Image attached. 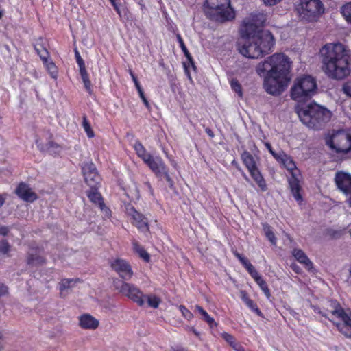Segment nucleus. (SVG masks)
<instances>
[{
    "instance_id": "obj_15",
    "label": "nucleus",
    "mask_w": 351,
    "mask_h": 351,
    "mask_svg": "<svg viewBox=\"0 0 351 351\" xmlns=\"http://www.w3.org/2000/svg\"><path fill=\"white\" fill-rule=\"evenodd\" d=\"M335 181L337 188L346 195L351 193V175L338 172L335 175Z\"/></svg>"
},
{
    "instance_id": "obj_50",
    "label": "nucleus",
    "mask_w": 351,
    "mask_h": 351,
    "mask_svg": "<svg viewBox=\"0 0 351 351\" xmlns=\"http://www.w3.org/2000/svg\"><path fill=\"white\" fill-rule=\"evenodd\" d=\"M222 337L228 343H234V338L231 335L228 333H223Z\"/></svg>"
},
{
    "instance_id": "obj_39",
    "label": "nucleus",
    "mask_w": 351,
    "mask_h": 351,
    "mask_svg": "<svg viewBox=\"0 0 351 351\" xmlns=\"http://www.w3.org/2000/svg\"><path fill=\"white\" fill-rule=\"evenodd\" d=\"M40 149L41 150H47L48 152H53V153H58L60 151V146L53 142V141H49L47 145H46V148L44 149L43 147H40Z\"/></svg>"
},
{
    "instance_id": "obj_37",
    "label": "nucleus",
    "mask_w": 351,
    "mask_h": 351,
    "mask_svg": "<svg viewBox=\"0 0 351 351\" xmlns=\"http://www.w3.org/2000/svg\"><path fill=\"white\" fill-rule=\"evenodd\" d=\"M230 86L232 89L237 93L238 96L240 98L243 97V91H242V87L241 84L239 82V81L236 79H232L230 82Z\"/></svg>"
},
{
    "instance_id": "obj_13",
    "label": "nucleus",
    "mask_w": 351,
    "mask_h": 351,
    "mask_svg": "<svg viewBox=\"0 0 351 351\" xmlns=\"http://www.w3.org/2000/svg\"><path fill=\"white\" fill-rule=\"evenodd\" d=\"M110 266L119 275L121 280H129L133 276L132 267L125 260L116 258L111 261Z\"/></svg>"
},
{
    "instance_id": "obj_59",
    "label": "nucleus",
    "mask_w": 351,
    "mask_h": 351,
    "mask_svg": "<svg viewBox=\"0 0 351 351\" xmlns=\"http://www.w3.org/2000/svg\"><path fill=\"white\" fill-rule=\"evenodd\" d=\"M116 1L117 0H110V1L111 2V3L112 4L114 8L116 10V11L120 14V11H119V7L116 3Z\"/></svg>"
},
{
    "instance_id": "obj_33",
    "label": "nucleus",
    "mask_w": 351,
    "mask_h": 351,
    "mask_svg": "<svg viewBox=\"0 0 351 351\" xmlns=\"http://www.w3.org/2000/svg\"><path fill=\"white\" fill-rule=\"evenodd\" d=\"M80 73V75H81L82 80L83 81L85 89L87 90V92L89 94L91 95L93 93L92 84L88 78V74L87 71H81Z\"/></svg>"
},
{
    "instance_id": "obj_3",
    "label": "nucleus",
    "mask_w": 351,
    "mask_h": 351,
    "mask_svg": "<svg viewBox=\"0 0 351 351\" xmlns=\"http://www.w3.org/2000/svg\"><path fill=\"white\" fill-rule=\"evenodd\" d=\"M300 121L313 130L322 129L331 117V112L326 108L312 103L304 108H296Z\"/></svg>"
},
{
    "instance_id": "obj_20",
    "label": "nucleus",
    "mask_w": 351,
    "mask_h": 351,
    "mask_svg": "<svg viewBox=\"0 0 351 351\" xmlns=\"http://www.w3.org/2000/svg\"><path fill=\"white\" fill-rule=\"evenodd\" d=\"M296 176V173H292L291 178L289 179V184L291 194L295 199L298 202H301L302 201V197L300 193L301 186Z\"/></svg>"
},
{
    "instance_id": "obj_2",
    "label": "nucleus",
    "mask_w": 351,
    "mask_h": 351,
    "mask_svg": "<svg viewBox=\"0 0 351 351\" xmlns=\"http://www.w3.org/2000/svg\"><path fill=\"white\" fill-rule=\"evenodd\" d=\"M320 55L322 69L329 77L342 80L350 74V51L343 44H326L321 49Z\"/></svg>"
},
{
    "instance_id": "obj_19",
    "label": "nucleus",
    "mask_w": 351,
    "mask_h": 351,
    "mask_svg": "<svg viewBox=\"0 0 351 351\" xmlns=\"http://www.w3.org/2000/svg\"><path fill=\"white\" fill-rule=\"evenodd\" d=\"M79 325L84 329L95 330L99 326V321L90 314H83L79 317Z\"/></svg>"
},
{
    "instance_id": "obj_56",
    "label": "nucleus",
    "mask_w": 351,
    "mask_h": 351,
    "mask_svg": "<svg viewBox=\"0 0 351 351\" xmlns=\"http://www.w3.org/2000/svg\"><path fill=\"white\" fill-rule=\"evenodd\" d=\"M341 234V231H332V233H330V235L332 238L337 239L339 238Z\"/></svg>"
},
{
    "instance_id": "obj_10",
    "label": "nucleus",
    "mask_w": 351,
    "mask_h": 351,
    "mask_svg": "<svg viewBox=\"0 0 351 351\" xmlns=\"http://www.w3.org/2000/svg\"><path fill=\"white\" fill-rule=\"evenodd\" d=\"M113 285L119 293L137 303L139 306H143L145 304L144 298L146 295H143V292L134 285L116 278L113 280Z\"/></svg>"
},
{
    "instance_id": "obj_47",
    "label": "nucleus",
    "mask_w": 351,
    "mask_h": 351,
    "mask_svg": "<svg viewBox=\"0 0 351 351\" xmlns=\"http://www.w3.org/2000/svg\"><path fill=\"white\" fill-rule=\"evenodd\" d=\"M274 158L278 161L279 162H281L285 157H286V154L284 152H280L278 153H276V152L272 154Z\"/></svg>"
},
{
    "instance_id": "obj_57",
    "label": "nucleus",
    "mask_w": 351,
    "mask_h": 351,
    "mask_svg": "<svg viewBox=\"0 0 351 351\" xmlns=\"http://www.w3.org/2000/svg\"><path fill=\"white\" fill-rule=\"evenodd\" d=\"M75 56L77 62L83 60V59L80 56L79 51L77 49L75 50Z\"/></svg>"
},
{
    "instance_id": "obj_40",
    "label": "nucleus",
    "mask_w": 351,
    "mask_h": 351,
    "mask_svg": "<svg viewBox=\"0 0 351 351\" xmlns=\"http://www.w3.org/2000/svg\"><path fill=\"white\" fill-rule=\"evenodd\" d=\"M82 125L88 137L90 138H93L94 136V132L85 116L83 117Z\"/></svg>"
},
{
    "instance_id": "obj_12",
    "label": "nucleus",
    "mask_w": 351,
    "mask_h": 351,
    "mask_svg": "<svg viewBox=\"0 0 351 351\" xmlns=\"http://www.w3.org/2000/svg\"><path fill=\"white\" fill-rule=\"evenodd\" d=\"M145 163L157 176H164L170 187L173 186V182L168 173V169L160 158H154L151 156Z\"/></svg>"
},
{
    "instance_id": "obj_61",
    "label": "nucleus",
    "mask_w": 351,
    "mask_h": 351,
    "mask_svg": "<svg viewBox=\"0 0 351 351\" xmlns=\"http://www.w3.org/2000/svg\"><path fill=\"white\" fill-rule=\"evenodd\" d=\"M206 134L210 136V137H213L214 136V133L211 130V129L207 128H206L205 130Z\"/></svg>"
},
{
    "instance_id": "obj_60",
    "label": "nucleus",
    "mask_w": 351,
    "mask_h": 351,
    "mask_svg": "<svg viewBox=\"0 0 351 351\" xmlns=\"http://www.w3.org/2000/svg\"><path fill=\"white\" fill-rule=\"evenodd\" d=\"M234 255L240 261L241 263L242 262V260L245 258V257L238 252H234Z\"/></svg>"
},
{
    "instance_id": "obj_43",
    "label": "nucleus",
    "mask_w": 351,
    "mask_h": 351,
    "mask_svg": "<svg viewBox=\"0 0 351 351\" xmlns=\"http://www.w3.org/2000/svg\"><path fill=\"white\" fill-rule=\"evenodd\" d=\"M246 305L254 313H256L259 317H263V315L262 312L259 310L257 305L252 300L247 301Z\"/></svg>"
},
{
    "instance_id": "obj_5",
    "label": "nucleus",
    "mask_w": 351,
    "mask_h": 351,
    "mask_svg": "<svg viewBox=\"0 0 351 351\" xmlns=\"http://www.w3.org/2000/svg\"><path fill=\"white\" fill-rule=\"evenodd\" d=\"M316 89V80L311 75H302L294 80L290 96L297 102H306L314 95Z\"/></svg>"
},
{
    "instance_id": "obj_6",
    "label": "nucleus",
    "mask_w": 351,
    "mask_h": 351,
    "mask_svg": "<svg viewBox=\"0 0 351 351\" xmlns=\"http://www.w3.org/2000/svg\"><path fill=\"white\" fill-rule=\"evenodd\" d=\"M206 14L210 20L224 23L235 18L230 0H206Z\"/></svg>"
},
{
    "instance_id": "obj_23",
    "label": "nucleus",
    "mask_w": 351,
    "mask_h": 351,
    "mask_svg": "<svg viewBox=\"0 0 351 351\" xmlns=\"http://www.w3.org/2000/svg\"><path fill=\"white\" fill-rule=\"evenodd\" d=\"M293 254L297 261L300 263L304 264L308 269L313 268L312 262L309 260V258L302 250L295 249L293 250Z\"/></svg>"
},
{
    "instance_id": "obj_58",
    "label": "nucleus",
    "mask_w": 351,
    "mask_h": 351,
    "mask_svg": "<svg viewBox=\"0 0 351 351\" xmlns=\"http://www.w3.org/2000/svg\"><path fill=\"white\" fill-rule=\"evenodd\" d=\"M133 245H134V249L135 250V251L136 252L138 253V251L140 249H143V247H141V245L137 243V242H133Z\"/></svg>"
},
{
    "instance_id": "obj_9",
    "label": "nucleus",
    "mask_w": 351,
    "mask_h": 351,
    "mask_svg": "<svg viewBox=\"0 0 351 351\" xmlns=\"http://www.w3.org/2000/svg\"><path fill=\"white\" fill-rule=\"evenodd\" d=\"M328 304L330 308H328L326 309L327 312H330L332 315L341 319L343 322L337 323V328L346 337L351 339V333L349 332V328L351 330V312L349 313H346L336 300H329Z\"/></svg>"
},
{
    "instance_id": "obj_30",
    "label": "nucleus",
    "mask_w": 351,
    "mask_h": 351,
    "mask_svg": "<svg viewBox=\"0 0 351 351\" xmlns=\"http://www.w3.org/2000/svg\"><path fill=\"white\" fill-rule=\"evenodd\" d=\"M280 163L282 164L284 167L291 172V174L293 173H295V171H297L295 162L290 156H289L287 154L286 157L283 158L282 161Z\"/></svg>"
},
{
    "instance_id": "obj_26",
    "label": "nucleus",
    "mask_w": 351,
    "mask_h": 351,
    "mask_svg": "<svg viewBox=\"0 0 351 351\" xmlns=\"http://www.w3.org/2000/svg\"><path fill=\"white\" fill-rule=\"evenodd\" d=\"M134 149L137 155L141 158L145 162L149 160V158L152 155L146 151L145 148L141 143H136L134 145Z\"/></svg>"
},
{
    "instance_id": "obj_54",
    "label": "nucleus",
    "mask_w": 351,
    "mask_h": 351,
    "mask_svg": "<svg viewBox=\"0 0 351 351\" xmlns=\"http://www.w3.org/2000/svg\"><path fill=\"white\" fill-rule=\"evenodd\" d=\"M77 64H78V66L80 67V72L86 71L84 60H82L80 62H77Z\"/></svg>"
},
{
    "instance_id": "obj_51",
    "label": "nucleus",
    "mask_w": 351,
    "mask_h": 351,
    "mask_svg": "<svg viewBox=\"0 0 351 351\" xmlns=\"http://www.w3.org/2000/svg\"><path fill=\"white\" fill-rule=\"evenodd\" d=\"M240 295L242 300L245 303H247V301H250L251 299L248 297L247 293L245 291H241Z\"/></svg>"
},
{
    "instance_id": "obj_53",
    "label": "nucleus",
    "mask_w": 351,
    "mask_h": 351,
    "mask_svg": "<svg viewBox=\"0 0 351 351\" xmlns=\"http://www.w3.org/2000/svg\"><path fill=\"white\" fill-rule=\"evenodd\" d=\"M265 5H274L281 0H262Z\"/></svg>"
},
{
    "instance_id": "obj_42",
    "label": "nucleus",
    "mask_w": 351,
    "mask_h": 351,
    "mask_svg": "<svg viewBox=\"0 0 351 351\" xmlns=\"http://www.w3.org/2000/svg\"><path fill=\"white\" fill-rule=\"evenodd\" d=\"M147 303L149 306L154 308H157L160 302V300L156 296H146Z\"/></svg>"
},
{
    "instance_id": "obj_32",
    "label": "nucleus",
    "mask_w": 351,
    "mask_h": 351,
    "mask_svg": "<svg viewBox=\"0 0 351 351\" xmlns=\"http://www.w3.org/2000/svg\"><path fill=\"white\" fill-rule=\"evenodd\" d=\"M80 73V75H81L82 80L83 81L85 89L87 90V92L89 94L91 95L93 93L92 84L88 78V74L87 71H81Z\"/></svg>"
},
{
    "instance_id": "obj_21",
    "label": "nucleus",
    "mask_w": 351,
    "mask_h": 351,
    "mask_svg": "<svg viewBox=\"0 0 351 351\" xmlns=\"http://www.w3.org/2000/svg\"><path fill=\"white\" fill-rule=\"evenodd\" d=\"M80 281L79 278H64L61 280L58 284L60 297H65L69 293V290L74 287L76 283Z\"/></svg>"
},
{
    "instance_id": "obj_48",
    "label": "nucleus",
    "mask_w": 351,
    "mask_h": 351,
    "mask_svg": "<svg viewBox=\"0 0 351 351\" xmlns=\"http://www.w3.org/2000/svg\"><path fill=\"white\" fill-rule=\"evenodd\" d=\"M138 254L145 261H149V255L144 249H140L138 251Z\"/></svg>"
},
{
    "instance_id": "obj_44",
    "label": "nucleus",
    "mask_w": 351,
    "mask_h": 351,
    "mask_svg": "<svg viewBox=\"0 0 351 351\" xmlns=\"http://www.w3.org/2000/svg\"><path fill=\"white\" fill-rule=\"evenodd\" d=\"M10 250V245L6 240L0 241V252L7 254Z\"/></svg>"
},
{
    "instance_id": "obj_4",
    "label": "nucleus",
    "mask_w": 351,
    "mask_h": 351,
    "mask_svg": "<svg viewBox=\"0 0 351 351\" xmlns=\"http://www.w3.org/2000/svg\"><path fill=\"white\" fill-rule=\"evenodd\" d=\"M292 62L284 53H275L260 62L256 67L258 75L271 73L285 80H291V66Z\"/></svg>"
},
{
    "instance_id": "obj_63",
    "label": "nucleus",
    "mask_w": 351,
    "mask_h": 351,
    "mask_svg": "<svg viewBox=\"0 0 351 351\" xmlns=\"http://www.w3.org/2000/svg\"><path fill=\"white\" fill-rule=\"evenodd\" d=\"M130 74L132 77V81L134 82V83H135L136 82H138L137 77L134 74V73L132 71V70H130Z\"/></svg>"
},
{
    "instance_id": "obj_31",
    "label": "nucleus",
    "mask_w": 351,
    "mask_h": 351,
    "mask_svg": "<svg viewBox=\"0 0 351 351\" xmlns=\"http://www.w3.org/2000/svg\"><path fill=\"white\" fill-rule=\"evenodd\" d=\"M84 180L90 188H94L97 187L101 181V177L98 173H95L93 174H90L89 178H86Z\"/></svg>"
},
{
    "instance_id": "obj_16",
    "label": "nucleus",
    "mask_w": 351,
    "mask_h": 351,
    "mask_svg": "<svg viewBox=\"0 0 351 351\" xmlns=\"http://www.w3.org/2000/svg\"><path fill=\"white\" fill-rule=\"evenodd\" d=\"M16 194L25 202H32L37 199V195L32 191L29 186L21 182L15 191Z\"/></svg>"
},
{
    "instance_id": "obj_34",
    "label": "nucleus",
    "mask_w": 351,
    "mask_h": 351,
    "mask_svg": "<svg viewBox=\"0 0 351 351\" xmlns=\"http://www.w3.org/2000/svg\"><path fill=\"white\" fill-rule=\"evenodd\" d=\"M263 230H264L266 237L271 243V244L276 245V238L274 233L273 232L271 227L267 224H264L263 225Z\"/></svg>"
},
{
    "instance_id": "obj_24",
    "label": "nucleus",
    "mask_w": 351,
    "mask_h": 351,
    "mask_svg": "<svg viewBox=\"0 0 351 351\" xmlns=\"http://www.w3.org/2000/svg\"><path fill=\"white\" fill-rule=\"evenodd\" d=\"M241 159L247 170H251V169L257 167L254 157L249 152L245 151L241 154Z\"/></svg>"
},
{
    "instance_id": "obj_46",
    "label": "nucleus",
    "mask_w": 351,
    "mask_h": 351,
    "mask_svg": "<svg viewBox=\"0 0 351 351\" xmlns=\"http://www.w3.org/2000/svg\"><path fill=\"white\" fill-rule=\"evenodd\" d=\"M342 90L346 95L351 97V80L343 84Z\"/></svg>"
},
{
    "instance_id": "obj_35",
    "label": "nucleus",
    "mask_w": 351,
    "mask_h": 351,
    "mask_svg": "<svg viewBox=\"0 0 351 351\" xmlns=\"http://www.w3.org/2000/svg\"><path fill=\"white\" fill-rule=\"evenodd\" d=\"M341 12L346 20L351 23V2L343 5Z\"/></svg>"
},
{
    "instance_id": "obj_27",
    "label": "nucleus",
    "mask_w": 351,
    "mask_h": 351,
    "mask_svg": "<svg viewBox=\"0 0 351 351\" xmlns=\"http://www.w3.org/2000/svg\"><path fill=\"white\" fill-rule=\"evenodd\" d=\"M178 41L180 44V47L182 49V51H183L184 56L186 57L188 61L189 62L190 64L193 69H195V66L193 60V58L191 55L190 54L189 51H188L186 45L184 43V41L180 34H177L176 36Z\"/></svg>"
},
{
    "instance_id": "obj_52",
    "label": "nucleus",
    "mask_w": 351,
    "mask_h": 351,
    "mask_svg": "<svg viewBox=\"0 0 351 351\" xmlns=\"http://www.w3.org/2000/svg\"><path fill=\"white\" fill-rule=\"evenodd\" d=\"M9 232V228L6 226H1L0 227V234L3 236H5L8 234Z\"/></svg>"
},
{
    "instance_id": "obj_11",
    "label": "nucleus",
    "mask_w": 351,
    "mask_h": 351,
    "mask_svg": "<svg viewBox=\"0 0 351 351\" xmlns=\"http://www.w3.org/2000/svg\"><path fill=\"white\" fill-rule=\"evenodd\" d=\"M262 75L264 77L263 86L265 91L272 95H280L289 81L269 73H265Z\"/></svg>"
},
{
    "instance_id": "obj_1",
    "label": "nucleus",
    "mask_w": 351,
    "mask_h": 351,
    "mask_svg": "<svg viewBox=\"0 0 351 351\" xmlns=\"http://www.w3.org/2000/svg\"><path fill=\"white\" fill-rule=\"evenodd\" d=\"M241 34L243 43H239V52L249 58H261L272 51L274 38L267 30L252 22L245 23L241 27Z\"/></svg>"
},
{
    "instance_id": "obj_49",
    "label": "nucleus",
    "mask_w": 351,
    "mask_h": 351,
    "mask_svg": "<svg viewBox=\"0 0 351 351\" xmlns=\"http://www.w3.org/2000/svg\"><path fill=\"white\" fill-rule=\"evenodd\" d=\"M8 293V287L3 283L0 282V298L5 295Z\"/></svg>"
},
{
    "instance_id": "obj_64",
    "label": "nucleus",
    "mask_w": 351,
    "mask_h": 351,
    "mask_svg": "<svg viewBox=\"0 0 351 351\" xmlns=\"http://www.w3.org/2000/svg\"><path fill=\"white\" fill-rule=\"evenodd\" d=\"M347 196L348 198L346 202L348 204V206L351 207V193H349V195H348Z\"/></svg>"
},
{
    "instance_id": "obj_14",
    "label": "nucleus",
    "mask_w": 351,
    "mask_h": 351,
    "mask_svg": "<svg viewBox=\"0 0 351 351\" xmlns=\"http://www.w3.org/2000/svg\"><path fill=\"white\" fill-rule=\"evenodd\" d=\"M127 214L132 219V224L137 227L141 231H148V220L141 213L138 212L134 206L128 204L125 207Z\"/></svg>"
},
{
    "instance_id": "obj_29",
    "label": "nucleus",
    "mask_w": 351,
    "mask_h": 351,
    "mask_svg": "<svg viewBox=\"0 0 351 351\" xmlns=\"http://www.w3.org/2000/svg\"><path fill=\"white\" fill-rule=\"evenodd\" d=\"M82 169L84 179L89 178L90 174L98 173L95 165L91 162L84 163Z\"/></svg>"
},
{
    "instance_id": "obj_7",
    "label": "nucleus",
    "mask_w": 351,
    "mask_h": 351,
    "mask_svg": "<svg viewBox=\"0 0 351 351\" xmlns=\"http://www.w3.org/2000/svg\"><path fill=\"white\" fill-rule=\"evenodd\" d=\"M295 10L302 20L315 21L324 12V5L320 0H300Z\"/></svg>"
},
{
    "instance_id": "obj_62",
    "label": "nucleus",
    "mask_w": 351,
    "mask_h": 351,
    "mask_svg": "<svg viewBox=\"0 0 351 351\" xmlns=\"http://www.w3.org/2000/svg\"><path fill=\"white\" fill-rule=\"evenodd\" d=\"M234 350L235 351H244V349L243 348V347L240 345H234Z\"/></svg>"
},
{
    "instance_id": "obj_25",
    "label": "nucleus",
    "mask_w": 351,
    "mask_h": 351,
    "mask_svg": "<svg viewBox=\"0 0 351 351\" xmlns=\"http://www.w3.org/2000/svg\"><path fill=\"white\" fill-rule=\"evenodd\" d=\"M258 285L261 289L263 291L265 296L267 298H269L271 296L270 291L268 288V286L267 285V282L262 278L261 276H259L258 273L257 272L256 275H254L252 276Z\"/></svg>"
},
{
    "instance_id": "obj_17",
    "label": "nucleus",
    "mask_w": 351,
    "mask_h": 351,
    "mask_svg": "<svg viewBox=\"0 0 351 351\" xmlns=\"http://www.w3.org/2000/svg\"><path fill=\"white\" fill-rule=\"evenodd\" d=\"M27 263L32 267H38L45 263V258L41 255V250L32 248L27 252Z\"/></svg>"
},
{
    "instance_id": "obj_8",
    "label": "nucleus",
    "mask_w": 351,
    "mask_h": 351,
    "mask_svg": "<svg viewBox=\"0 0 351 351\" xmlns=\"http://www.w3.org/2000/svg\"><path fill=\"white\" fill-rule=\"evenodd\" d=\"M326 144L337 154L351 152V134L344 130L333 131L326 138Z\"/></svg>"
},
{
    "instance_id": "obj_18",
    "label": "nucleus",
    "mask_w": 351,
    "mask_h": 351,
    "mask_svg": "<svg viewBox=\"0 0 351 351\" xmlns=\"http://www.w3.org/2000/svg\"><path fill=\"white\" fill-rule=\"evenodd\" d=\"M87 196L93 204L98 205L101 211L108 214L110 210L106 206L101 195L97 191V186L90 188L87 192Z\"/></svg>"
},
{
    "instance_id": "obj_41",
    "label": "nucleus",
    "mask_w": 351,
    "mask_h": 351,
    "mask_svg": "<svg viewBox=\"0 0 351 351\" xmlns=\"http://www.w3.org/2000/svg\"><path fill=\"white\" fill-rule=\"evenodd\" d=\"M242 265L245 267L251 276L256 275L257 271L255 269L254 267L250 263L247 258H245L242 260Z\"/></svg>"
},
{
    "instance_id": "obj_36",
    "label": "nucleus",
    "mask_w": 351,
    "mask_h": 351,
    "mask_svg": "<svg viewBox=\"0 0 351 351\" xmlns=\"http://www.w3.org/2000/svg\"><path fill=\"white\" fill-rule=\"evenodd\" d=\"M35 49L38 53V55L40 56V59L43 62V63H47V59L49 58V52L47 50L44 48L43 46L35 47Z\"/></svg>"
},
{
    "instance_id": "obj_38",
    "label": "nucleus",
    "mask_w": 351,
    "mask_h": 351,
    "mask_svg": "<svg viewBox=\"0 0 351 351\" xmlns=\"http://www.w3.org/2000/svg\"><path fill=\"white\" fill-rule=\"evenodd\" d=\"M46 66L47 71H49L51 77L53 79H56L58 77V70L55 64L53 62H47V63H44Z\"/></svg>"
},
{
    "instance_id": "obj_55",
    "label": "nucleus",
    "mask_w": 351,
    "mask_h": 351,
    "mask_svg": "<svg viewBox=\"0 0 351 351\" xmlns=\"http://www.w3.org/2000/svg\"><path fill=\"white\" fill-rule=\"evenodd\" d=\"M265 146L267 147V149H268V151L269 152V153L271 155L275 152V151L273 149V148L269 143L265 142Z\"/></svg>"
},
{
    "instance_id": "obj_28",
    "label": "nucleus",
    "mask_w": 351,
    "mask_h": 351,
    "mask_svg": "<svg viewBox=\"0 0 351 351\" xmlns=\"http://www.w3.org/2000/svg\"><path fill=\"white\" fill-rule=\"evenodd\" d=\"M195 309L202 315V319H204L205 322H206L211 328L213 326L217 325L213 317H211L202 307H201L199 305H196Z\"/></svg>"
},
{
    "instance_id": "obj_45",
    "label": "nucleus",
    "mask_w": 351,
    "mask_h": 351,
    "mask_svg": "<svg viewBox=\"0 0 351 351\" xmlns=\"http://www.w3.org/2000/svg\"><path fill=\"white\" fill-rule=\"evenodd\" d=\"M179 309L181 311L183 317H184L186 319L190 320L193 318V314L184 306L180 305Z\"/></svg>"
},
{
    "instance_id": "obj_22",
    "label": "nucleus",
    "mask_w": 351,
    "mask_h": 351,
    "mask_svg": "<svg viewBox=\"0 0 351 351\" xmlns=\"http://www.w3.org/2000/svg\"><path fill=\"white\" fill-rule=\"evenodd\" d=\"M248 171L250 172V176H252L254 182L258 184L261 190L263 192L267 191V186L266 184V182L258 167H256L253 169H251V170H248Z\"/></svg>"
}]
</instances>
